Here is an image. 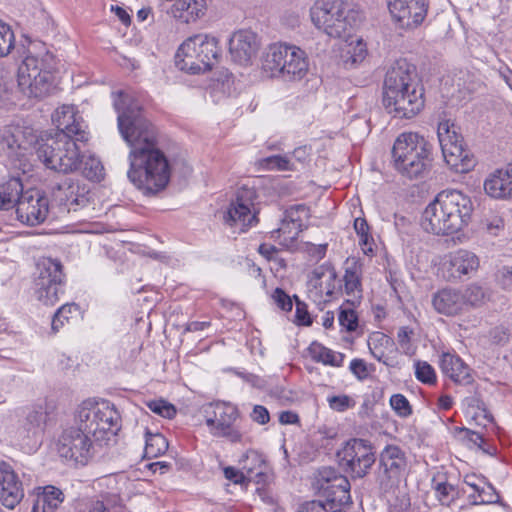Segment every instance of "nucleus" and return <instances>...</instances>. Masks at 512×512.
Instances as JSON below:
<instances>
[{"mask_svg": "<svg viewBox=\"0 0 512 512\" xmlns=\"http://www.w3.org/2000/svg\"><path fill=\"white\" fill-rule=\"evenodd\" d=\"M114 108L118 113V129L130 147L129 180L144 194L155 195L170 180L168 160L159 148L155 126L142 113L140 104L122 91L116 94Z\"/></svg>", "mask_w": 512, "mask_h": 512, "instance_id": "nucleus-1", "label": "nucleus"}, {"mask_svg": "<svg viewBox=\"0 0 512 512\" xmlns=\"http://www.w3.org/2000/svg\"><path fill=\"white\" fill-rule=\"evenodd\" d=\"M473 211L471 199L459 190H444L425 208L421 226L435 235H449L468 225Z\"/></svg>", "mask_w": 512, "mask_h": 512, "instance_id": "nucleus-2", "label": "nucleus"}, {"mask_svg": "<svg viewBox=\"0 0 512 512\" xmlns=\"http://www.w3.org/2000/svg\"><path fill=\"white\" fill-rule=\"evenodd\" d=\"M431 150V144L422 135L401 133L392 148L396 170L410 179L423 177L431 167Z\"/></svg>", "mask_w": 512, "mask_h": 512, "instance_id": "nucleus-3", "label": "nucleus"}, {"mask_svg": "<svg viewBox=\"0 0 512 512\" xmlns=\"http://www.w3.org/2000/svg\"><path fill=\"white\" fill-rule=\"evenodd\" d=\"M262 70L269 77L299 81L308 72L306 53L297 46L274 43L262 55Z\"/></svg>", "mask_w": 512, "mask_h": 512, "instance_id": "nucleus-4", "label": "nucleus"}, {"mask_svg": "<svg viewBox=\"0 0 512 512\" xmlns=\"http://www.w3.org/2000/svg\"><path fill=\"white\" fill-rule=\"evenodd\" d=\"M121 417L109 401L86 400L78 407L75 423L91 435L95 442L109 440L120 428Z\"/></svg>", "mask_w": 512, "mask_h": 512, "instance_id": "nucleus-5", "label": "nucleus"}, {"mask_svg": "<svg viewBox=\"0 0 512 512\" xmlns=\"http://www.w3.org/2000/svg\"><path fill=\"white\" fill-rule=\"evenodd\" d=\"M221 48L216 37L209 34H196L187 38L178 48L176 65L180 70L191 74L204 73L218 64Z\"/></svg>", "mask_w": 512, "mask_h": 512, "instance_id": "nucleus-6", "label": "nucleus"}, {"mask_svg": "<svg viewBox=\"0 0 512 512\" xmlns=\"http://www.w3.org/2000/svg\"><path fill=\"white\" fill-rule=\"evenodd\" d=\"M75 138L64 133H55L37 142L36 154L49 169L70 173L77 170L82 163V155Z\"/></svg>", "mask_w": 512, "mask_h": 512, "instance_id": "nucleus-7", "label": "nucleus"}, {"mask_svg": "<svg viewBox=\"0 0 512 512\" xmlns=\"http://www.w3.org/2000/svg\"><path fill=\"white\" fill-rule=\"evenodd\" d=\"M354 11L344 0H316L310 8L313 25L328 36L340 38L353 26Z\"/></svg>", "mask_w": 512, "mask_h": 512, "instance_id": "nucleus-8", "label": "nucleus"}, {"mask_svg": "<svg viewBox=\"0 0 512 512\" xmlns=\"http://www.w3.org/2000/svg\"><path fill=\"white\" fill-rule=\"evenodd\" d=\"M458 130L453 122L444 120L438 125L437 135L447 165L457 173H466L474 167L475 160L464 148L463 138Z\"/></svg>", "mask_w": 512, "mask_h": 512, "instance_id": "nucleus-9", "label": "nucleus"}, {"mask_svg": "<svg viewBox=\"0 0 512 512\" xmlns=\"http://www.w3.org/2000/svg\"><path fill=\"white\" fill-rule=\"evenodd\" d=\"M458 130L453 122L444 120L438 125L437 135L447 165L457 173H466L474 167L475 160L464 148L463 138Z\"/></svg>", "mask_w": 512, "mask_h": 512, "instance_id": "nucleus-10", "label": "nucleus"}, {"mask_svg": "<svg viewBox=\"0 0 512 512\" xmlns=\"http://www.w3.org/2000/svg\"><path fill=\"white\" fill-rule=\"evenodd\" d=\"M37 136L30 127L21 125H7L0 129V156L9 160L12 164L23 159L34 144H37Z\"/></svg>", "mask_w": 512, "mask_h": 512, "instance_id": "nucleus-11", "label": "nucleus"}, {"mask_svg": "<svg viewBox=\"0 0 512 512\" xmlns=\"http://www.w3.org/2000/svg\"><path fill=\"white\" fill-rule=\"evenodd\" d=\"M206 424L213 436L224 437L232 443L242 440V433L235 426L239 411L235 405L225 402L209 404L205 408Z\"/></svg>", "mask_w": 512, "mask_h": 512, "instance_id": "nucleus-12", "label": "nucleus"}, {"mask_svg": "<svg viewBox=\"0 0 512 512\" xmlns=\"http://www.w3.org/2000/svg\"><path fill=\"white\" fill-rule=\"evenodd\" d=\"M337 457L340 465L355 478H363L376 460L371 443L359 438L348 440Z\"/></svg>", "mask_w": 512, "mask_h": 512, "instance_id": "nucleus-13", "label": "nucleus"}, {"mask_svg": "<svg viewBox=\"0 0 512 512\" xmlns=\"http://www.w3.org/2000/svg\"><path fill=\"white\" fill-rule=\"evenodd\" d=\"M317 486L322 496L323 502L328 510L341 511L340 507L350 503V482L346 476L338 473L332 467H323L318 471L316 478Z\"/></svg>", "mask_w": 512, "mask_h": 512, "instance_id": "nucleus-14", "label": "nucleus"}, {"mask_svg": "<svg viewBox=\"0 0 512 512\" xmlns=\"http://www.w3.org/2000/svg\"><path fill=\"white\" fill-rule=\"evenodd\" d=\"M42 62L32 56L24 59L18 70V85L24 93L35 98L47 96L53 88V75L40 67Z\"/></svg>", "mask_w": 512, "mask_h": 512, "instance_id": "nucleus-15", "label": "nucleus"}, {"mask_svg": "<svg viewBox=\"0 0 512 512\" xmlns=\"http://www.w3.org/2000/svg\"><path fill=\"white\" fill-rule=\"evenodd\" d=\"M95 441L81 428L65 429L58 440V453L61 457L85 465L95 454Z\"/></svg>", "mask_w": 512, "mask_h": 512, "instance_id": "nucleus-16", "label": "nucleus"}, {"mask_svg": "<svg viewBox=\"0 0 512 512\" xmlns=\"http://www.w3.org/2000/svg\"><path fill=\"white\" fill-rule=\"evenodd\" d=\"M423 92L424 88L418 80L416 68L406 59L396 60L388 69L383 86V98L402 93Z\"/></svg>", "mask_w": 512, "mask_h": 512, "instance_id": "nucleus-17", "label": "nucleus"}, {"mask_svg": "<svg viewBox=\"0 0 512 512\" xmlns=\"http://www.w3.org/2000/svg\"><path fill=\"white\" fill-rule=\"evenodd\" d=\"M255 199L256 191L253 188L240 187L224 215L225 222L230 226H239L241 231L256 224Z\"/></svg>", "mask_w": 512, "mask_h": 512, "instance_id": "nucleus-18", "label": "nucleus"}, {"mask_svg": "<svg viewBox=\"0 0 512 512\" xmlns=\"http://www.w3.org/2000/svg\"><path fill=\"white\" fill-rule=\"evenodd\" d=\"M129 481L124 475H110L104 477L100 485L107 488L97 500L90 503L88 512H126L123 495L128 488Z\"/></svg>", "mask_w": 512, "mask_h": 512, "instance_id": "nucleus-19", "label": "nucleus"}, {"mask_svg": "<svg viewBox=\"0 0 512 512\" xmlns=\"http://www.w3.org/2000/svg\"><path fill=\"white\" fill-rule=\"evenodd\" d=\"M389 13L394 23L405 30H413L425 20L428 0H387Z\"/></svg>", "mask_w": 512, "mask_h": 512, "instance_id": "nucleus-20", "label": "nucleus"}, {"mask_svg": "<svg viewBox=\"0 0 512 512\" xmlns=\"http://www.w3.org/2000/svg\"><path fill=\"white\" fill-rule=\"evenodd\" d=\"M407 469L406 453L397 445H387L380 453L378 481L382 486L398 483Z\"/></svg>", "mask_w": 512, "mask_h": 512, "instance_id": "nucleus-21", "label": "nucleus"}, {"mask_svg": "<svg viewBox=\"0 0 512 512\" xmlns=\"http://www.w3.org/2000/svg\"><path fill=\"white\" fill-rule=\"evenodd\" d=\"M88 191L78 182L65 178L52 188V201L67 212L78 211L89 206Z\"/></svg>", "mask_w": 512, "mask_h": 512, "instance_id": "nucleus-22", "label": "nucleus"}, {"mask_svg": "<svg viewBox=\"0 0 512 512\" xmlns=\"http://www.w3.org/2000/svg\"><path fill=\"white\" fill-rule=\"evenodd\" d=\"M16 213L22 223L28 225L39 224L47 217L48 200L37 189L22 190Z\"/></svg>", "mask_w": 512, "mask_h": 512, "instance_id": "nucleus-23", "label": "nucleus"}, {"mask_svg": "<svg viewBox=\"0 0 512 512\" xmlns=\"http://www.w3.org/2000/svg\"><path fill=\"white\" fill-rule=\"evenodd\" d=\"M52 121L57 127L56 133H64L79 142L88 140L86 125L73 105H63L52 115Z\"/></svg>", "mask_w": 512, "mask_h": 512, "instance_id": "nucleus-24", "label": "nucleus"}, {"mask_svg": "<svg viewBox=\"0 0 512 512\" xmlns=\"http://www.w3.org/2000/svg\"><path fill=\"white\" fill-rule=\"evenodd\" d=\"M383 104L389 114L395 118L411 119L415 117L424 107V91L417 92L416 89L412 93H402L398 97L383 98Z\"/></svg>", "mask_w": 512, "mask_h": 512, "instance_id": "nucleus-25", "label": "nucleus"}, {"mask_svg": "<svg viewBox=\"0 0 512 512\" xmlns=\"http://www.w3.org/2000/svg\"><path fill=\"white\" fill-rule=\"evenodd\" d=\"M24 497L21 481L12 466L0 461V502L8 509H14Z\"/></svg>", "mask_w": 512, "mask_h": 512, "instance_id": "nucleus-26", "label": "nucleus"}, {"mask_svg": "<svg viewBox=\"0 0 512 512\" xmlns=\"http://www.w3.org/2000/svg\"><path fill=\"white\" fill-rule=\"evenodd\" d=\"M260 43L257 35L251 30H239L233 33L229 42L232 59L240 65H247L256 55Z\"/></svg>", "mask_w": 512, "mask_h": 512, "instance_id": "nucleus-27", "label": "nucleus"}, {"mask_svg": "<svg viewBox=\"0 0 512 512\" xmlns=\"http://www.w3.org/2000/svg\"><path fill=\"white\" fill-rule=\"evenodd\" d=\"M37 271L34 290L45 288L64 289L65 274L60 261L44 258L37 263Z\"/></svg>", "mask_w": 512, "mask_h": 512, "instance_id": "nucleus-28", "label": "nucleus"}, {"mask_svg": "<svg viewBox=\"0 0 512 512\" xmlns=\"http://www.w3.org/2000/svg\"><path fill=\"white\" fill-rule=\"evenodd\" d=\"M485 193L494 199H512V164L491 172L483 183Z\"/></svg>", "mask_w": 512, "mask_h": 512, "instance_id": "nucleus-29", "label": "nucleus"}, {"mask_svg": "<svg viewBox=\"0 0 512 512\" xmlns=\"http://www.w3.org/2000/svg\"><path fill=\"white\" fill-rule=\"evenodd\" d=\"M336 273L333 269L320 266L311 272L308 287L309 296L316 301L323 298L328 301L333 294Z\"/></svg>", "mask_w": 512, "mask_h": 512, "instance_id": "nucleus-30", "label": "nucleus"}, {"mask_svg": "<svg viewBox=\"0 0 512 512\" xmlns=\"http://www.w3.org/2000/svg\"><path fill=\"white\" fill-rule=\"evenodd\" d=\"M435 311L445 316H455L464 310L462 292L453 288H443L432 296Z\"/></svg>", "mask_w": 512, "mask_h": 512, "instance_id": "nucleus-31", "label": "nucleus"}, {"mask_svg": "<svg viewBox=\"0 0 512 512\" xmlns=\"http://www.w3.org/2000/svg\"><path fill=\"white\" fill-rule=\"evenodd\" d=\"M445 265L450 271L451 277L461 278L463 275L477 271L479 268V258L471 251L459 249L448 255Z\"/></svg>", "mask_w": 512, "mask_h": 512, "instance_id": "nucleus-32", "label": "nucleus"}, {"mask_svg": "<svg viewBox=\"0 0 512 512\" xmlns=\"http://www.w3.org/2000/svg\"><path fill=\"white\" fill-rule=\"evenodd\" d=\"M48 419L47 405L40 403L27 408L22 424L24 437L38 439L45 430Z\"/></svg>", "mask_w": 512, "mask_h": 512, "instance_id": "nucleus-33", "label": "nucleus"}, {"mask_svg": "<svg viewBox=\"0 0 512 512\" xmlns=\"http://www.w3.org/2000/svg\"><path fill=\"white\" fill-rule=\"evenodd\" d=\"M206 10V0H174L169 13L183 23H190L203 17Z\"/></svg>", "mask_w": 512, "mask_h": 512, "instance_id": "nucleus-34", "label": "nucleus"}, {"mask_svg": "<svg viewBox=\"0 0 512 512\" xmlns=\"http://www.w3.org/2000/svg\"><path fill=\"white\" fill-rule=\"evenodd\" d=\"M440 368L456 383L468 384L471 381L470 368L455 354L443 353L440 358Z\"/></svg>", "mask_w": 512, "mask_h": 512, "instance_id": "nucleus-35", "label": "nucleus"}, {"mask_svg": "<svg viewBox=\"0 0 512 512\" xmlns=\"http://www.w3.org/2000/svg\"><path fill=\"white\" fill-rule=\"evenodd\" d=\"M361 275L362 265L355 259L347 260L343 276L344 290L346 295L352 297L353 300L362 297Z\"/></svg>", "mask_w": 512, "mask_h": 512, "instance_id": "nucleus-36", "label": "nucleus"}, {"mask_svg": "<svg viewBox=\"0 0 512 512\" xmlns=\"http://www.w3.org/2000/svg\"><path fill=\"white\" fill-rule=\"evenodd\" d=\"M394 346L393 340L382 332H374L369 336L368 347L372 356L386 366H393L387 351Z\"/></svg>", "mask_w": 512, "mask_h": 512, "instance_id": "nucleus-37", "label": "nucleus"}, {"mask_svg": "<svg viewBox=\"0 0 512 512\" xmlns=\"http://www.w3.org/2000/svg\"><path fill=\"white\" fill-rule=\"evenodd\" d=\"M23 190V185L18 178H11L0 185V209L9 210L18 206Z\"/></svg>", "mask_w": 512, "mask_h": 512, "instance_id": "nucleus-38", "label": "nucleus"}, {"mask_svg": "<svg viewBox=\"0 0 512 512\" xmlns=\"http://www.w3.org/2000/svg\"><path fill=\"white\" fill-rule=\"evenodd\" d=\"M64 500L62 491L54 486H46L32 507H38L40 512H53Z\"/></svg>", "mask_w": 512, "mask_h": 512, "instance_id": "nucleus-39", "label": "nucleus"}, {"mask_svg": "<svg viewBox=\"0 0 512 512\" xmlns=\"http://www.w3.org/2000/svg\"><path fill=\"white\" fill-rule=\"evenodd\" d=\"M309 352L314 361L324 365L340 367L343 364L344 354L326 348L320 343L313 342L309 347Z\"/></svg>", "mask_w": 512, "mask_h": 512, "instance_id": "nucleus-40", "label": "nucleus"}, {"mask_svg": "<svg viewBox=\"0 0 512 512\" xmlns=\"http://www.w3.org/2000/svg\"><path fill=\"white\" fill-rule=\"evenodd\" d=\"M168 449V441L160 433L146 431L144 453L147 458H156L164 454Z\"/></svg>", "mask_w": 512, "mask_h": 512, "instance_id": "nucleus-41", "label": "nucleus"}, {"mask_svg": "<svg viewBox=\"0 0 512 512\" xmlns=\"http://www.w3.org/2000/svg\"><path fill=\"white\" fill-rule=\"evenodd\" d=\"M367 56L366 45L362 40H357L355 43L347 45L346 50L342 55L344 66L348 69L356 67Z\"/></svg>", "mask_w": 512, "mask_h": 512, "instance_id": "nucleus-42", "label": "nucleus"}, {"mask_svg": "<svg viewBox=\"0 0 512 512\" xmlns=\"http://www.w3.org/2000/svg\"><path fill=\"white\" fill-rule=\"evenodd\" d=\"M265 467V460L260 453L253 450L247 451L242 469L246 471L249 480L254 476H262L265 473Z\"/></svg>", "mask_w": 512, "mask_h": 512, "instance_id": "nucleus-43", "label": "nucleus"}, {"mask_svg": "<svg viewBox=\"0 0 512 512\" xmlns=\"http://www.w3.org/2000/svg\"><path fill=\"white\" fill-rule=\"evenodd\" d=\"M301 231H303V229L283 219L280 227L272 231L271 236L274 239H279L281 245L290 247L298 238Z\"/></svg>", "mask_w": 512, "mask_h": 512, "instance_id": "nucleus-44", "label": "nucleus"}, {"mask_svg": "<svg viewBox=\"0 0 512 512\" xmlns=\"http://www.w3.org/2000/svg\"><path fill=\"white\" fill-rule=\"evenodd\" d=\"M258 165L267 171H294L295 166L288 155H272L258 160Z\"/></svg>", "mask_w": 512, "mask_h": 512, "instance_id": "nucleus-45", "label": "nucleus"}, {"mask_svg": "<svg viewBox=\"0 0 512 512\" xmlns=\"http://www.w3.org/2000/svg\"><path fill=\"white\" fill-rule=\"evenodd\" d=\"M469 498L472 499L473 505L497 504L500 501L499 494L488 481H483V485L479 490L474 494H470Z\"/></svg>", "mask_w": 512, "mask_h": 512, "instance_id": "nucleus-46", "label": "nucleus"}, {"mask_svg": "<svg viewBox=\"0 0 512 512\" xmlns=\"http://www.w3.org/2000/svg\"><path fill=\"white\" fill-rule=\"evenodd\" d=\"M79 313V307L74 304L62 305L54 314L51 323V329L54 333L58 332L74 315Z\"/></svg>", "mask_w": 512, "mask_h": 512, "instance_id": "nucleus-47", "label": "nucleus"}, {"mask_svg": "<svg viewBox=\"0 0 512 512\" xmlns=\"http://www.w3.org/2000/svg\"><path fill=\"white\" fill-rule=\"evenodd\" d=\"M309 218V208L304 204L291 206L285 211L284 220L288 223L298 226V228H306V221Z\"/></svg>", "mask_w": 512, "mask_h": 512, "instance_id": "nucleus-48", "label": "nucleus"}, {"mask_svg": "<svg viewBox=\"0 0 512 512\" xmlns=\"http://www.w3.org/2000/svg\"><path fill=\"white\" fill-rule=\"evenodd\" d=\"M464 300V308L466 306L479 307L483 305L487 300L486 291L477 284L469 285L462 293Z\"/></svg>", "mask_w": 512, "mask_h": 512, "instance_id": "nucleus-49", "label": "nucleus"}, {"mask_svg": "<svg viewBox=\"0 0 512 512\" xmlns=\"http://www.w3.org/2000/svg\"><path fill=\"white\" fill-rule=\"evenodd\" d=\"M82 173L92 181H100L103 178V166L99 159L89 156L84 160L82 155Z\"/></svg>", "mask_w": 512, "mask_h": 512, "instance_id": "nucleus-50", "label": "nucleus"}, {"mask_svg": "<svg viewBox=\"0 0 512 512\" xmlns=\"http://www.w3.org/2000/svg\"><path fill=\"white\" fill-rule=\"evenodd\" d=\"M15 47V35L12 28L0 21V58L8 56Z\"/></svg>", "mask_w": 512, "mask_h": 512, "instance_id": "nucleus-51", "label": "nucleus"}, {"mask_svg": "<svg viewBox=\"0 0 512 512\" xmlns=\"http://www.w3.org/2000/svg\"><path fill=\"white\" fill-rule=\"evenodd\" d=\"M327 403L331 410L336 412H345L356 405L353 397L346 394L330 395L327 397Z\"/></svg>", "mask_w": 512, "mask_h": 512, "instance_id": "nucleus-52", "label": "nucleus"}, {"mask_svg": "<svg viewBox=\"0 0 512 512\" xmlns=\"http://www.w3.org/2000/svg\"><path fill=\"white\" fill-rule=\"evenodd\" d=\"M434 490L437 499L442 505L449 506L457 496L455 487L447 482H434Z\"/></svg>", "mask_w": 512, "mask_h": 512, "instance_id": "nucleus-53", "label": "nucleus"}, {"mask_svg": "<svg viewBox=\"0 0 512 512\" xmlns=\"http://www.w3.org/2000/svg\"><path fill=\"white\" fill-rule=\"evenodd\" d=\"M415 376L424 384L433 385L436 383L435 370L425 361H417L415 363Z\"/></svg>", "mask_w": 512, "mask_h": 512, "instance_id": "nucleus-54", "label": "nucleus"}, {"mask_svg": "<svg viewBox=\"0 0 512 512\" xmlns=\"http://www.w3.org/2000/svg\"><path fill=\"white\" fill-rule=\"evenodd\" d=\"M495 282L503 290H512V265H499L495 272Z\"/></svg>", "mask_w": 512, "mask_h": 512, "instance_id": "nucleus-55", "label": "nucleus"}, {"mask_svg": "<svg viewBox=\"0 0 512 512\" xmlns=\"http://www.w3.org/2000/svg\"><path fill=\"white\" fill-rule=\"evenodd\" d=\"M64 293V289L45 288L43 290H34L36 299L45 306H54L60 300V295Z\"/></svg>", "mask_w": 512, "mask_h": 512, "instance_id": "nucleus-56", "label": "nucleus"}, {"mask_svg": "<svg viewBox=\"0 0 512 512\" xmlns=\"http://www.w3.org/2000/svg\"><path fill=\"white\" fill-rule=\"evenodd\" d=\"M147 406L152 412L164 418L172 419L176 415V408L163 399L149 401Z\"/></svg>", "mask_w": 512, "mask_h": 512, "instance_id": "nucleus-57", "label": "nucleus"}, {"mask_svg": "<svg viewBox=\"0 0 512 512\" xmlns=\"http://www.w3.org/2000/svg\"><path fill=\"white\" fill-rule=\"evenodd\" d=\"M390 405L400 417H408L412 414V407L407 398L402 394L392 395Z\"/></svg>", "mask_w": 512, "mask_h": 512, "instance_id": "nucleus-58", "label": "nucleus"}, {"mask_svg": "<svg viewBox=\"0 0 512 512\" xmlns=\"http://www.w3.org/2000/svg\"><path fill=\"white\" fill-rule=\"evenodd\" d=\"M339 324L347 331H355L358 326V317L356 312L349 307H341L339 316Z\"/></svg>", "mask_w": 512, "mask_h": 512, "instance_id": "nucleus-59", "label": "nucleus"}, {"mask_svg": "<svg viewBox=\"0 0 512 512\" xmlns=\"http://www.w3.org/2000/svg\"><path fill=\"white\" fill-rule=\"evenodd\" d=\"M462 433H464V438L467 439L468 442L472 443L473 445L477 446L479 449H481L483 452L492 455L495 451V449L490 450V448H485V439L483 436L475 432L473 430L463 428L461 430Z\"/></svg>", "mask_w": 512, "mask_h": 512, "instance_id": "nucleus-60", "label": "nucleus"}, {"mask_svg": "<svg viewBox=\"0 0 512 512\" xmlns=\"http://www.w3.org/2000/svg\"><path fill=\"white\" fill-rule=\"evenodd\" d=\"M296 301V312L295 317L296 321L300 325L309 326L312 324V318L310 317V314L307 309V305L300 301L297 296H294Z\"/></svg>", "mask_w": 512, "mask_h": 512, "instance_id": "nucleus-61", "label": "nucleus"}, {"mask_svg": "<svg viewBox=\"0 0 512 512\" xmlns=\"http://www.w3.org/2000/svg\"><path fill=\"white\" fill-rule=\"evenodd\" d=\"M274 302L284 311H290L293 307L291 297L281 288H276L272 294Z\"/></svg>", "mask_w": 512, "mask_h": 512, "instance_id": "nucleus-62", "label": "nucleus"}, {"mask_svg": "<svg viewBox=\"0 0 512 512\" xmlns=\"http://www.w3.org/2000/svg\"><path fill=\"white\" fill-rule=\"evenodd\" d=\"M413 331L408 327H401L397 333V340L400 347L405 353H409L411 350L410 340Z\"/></svg>", "mask_w": 512, "mask_h": 512, "instance_id": "nucleus-63", "label": "nucleus"}, {"mask_svg": "<svg viewBox=\"0 0 512 512\" xmlns=\"http://www.w3.org/2000/svg\"><path fill=\"white\" fill-rule=\"evenodd\" d=\"M322 501H310L301 506L298 512H331Z\"/></svg>", "mask_w": 512, "mask_h": 512, "instance_id": "nucleus-64", "label": "nucleus"}]
</instances>
